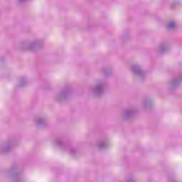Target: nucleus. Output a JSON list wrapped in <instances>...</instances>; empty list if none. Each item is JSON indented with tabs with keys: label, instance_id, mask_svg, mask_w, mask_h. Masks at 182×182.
<instances>
[{
	"label": "nucleus",
	"instance_id": "obj_1",
	"mask_svg": "<svg viewBox=\"0 0 182 182\" xmlns=\"http://www.w3.org/2000/svg\"><path fill=\"white\" fill-rule=\"evenodd\" d=\"M173 26H174V23H173V22H171V23L168 24V27H169V28H173Z\"/></svg>",
	"mask_w": 182,
	"mask_h": 182
}]
</instances>
